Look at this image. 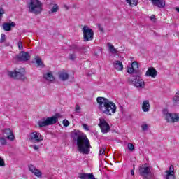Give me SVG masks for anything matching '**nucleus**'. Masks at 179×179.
I'll return each instance as SVG.
<instances>
[{
    "mask_svg": "<svg viewBox=\"0 0 179 179\" xmlns=\"http://www.w3.org/2000/svg\"><path fill=\"white\" fill-rule=\"evenodd\" d=\"M96 101L99 104L98 108L103 113V114H106V115H111L115 114L117 111V106L115 103H113L108 99L104 97H98Z\"/></svg>",
    "mask_w": 179,
    "mask_h": 179,
    "instance_id": "nucleus-1",
    "label": "nucleus"
},
{
    "mask_svg": "<svg viewBox=\"0 0 179 179\" xmlns=\"http://www.w3.org/2000/svg\"><path fill=\"white\" fill-rule=\"evenodd\" d=\"M77 146L79 152L84 155H87L90 152V141L85 134H79L77 136Z\"/></svg>",
    "mask_w": 179,
    "mask_h": 179,
    "instance_id": "nucleus-2",
    "label": "nucleus"
},
{
    "mask_svg": "<svg viewBox=\"0 0 179 179\" xmlns=\"http://www.w3.org/2000/svg\"><path fill=\"white\" fill-rule=\"evenodd\" d=\"M29 10L31 13H34V15H40L43 10V3H41V1L39 0H31Z\"/></svg>",
    "mask_w": 179,
    "mask_h": 179,
    "instance_id": "nucleus-3",
    "label": "nucleus"
},
{
    "mask_svg": "<svg viewBox=\"0 0 179 179\" xmlns=\"http://www.w3.org/2000/svg\"><path fill=\"white\" fill-rule=\"evenodd\" d=\"M128 82L130 85H134L137 89H145V81L139 76H131L128 78Z\"/></svg>",
    "mask_w": 179,
    "mask_h": 179,
    "instance_id": "nucleus-4",
    "label": "nucleus"
},
{
    "mask_svg": "<svg viewBox=\"0 0 179 179\" xmlns=\"http://www.w3.org/2000/svg\"><path fill=\"white\" fill-rule=\"evenodd\" d=\"M58 122V117L52 116L49 117H43L40 121H38V124L39 128H43V127H48V125H54Z\"/></svg>",
    "mask_w": 179,
    "mask_h": 179,
    "instance_id": "nucleus-5",
    "label": "nucleus"
},
{
    "mask_svg": "<svg viewBox=\"0 0 179 179\" xmlns=\"http://www.w3.org/2000/svg\"><path fill=\"white\" fill-rule=\"evenodd\" d=\"M26 70L24 68H21L20 69L14 70V71H8V76L9 78L12 79H20L21 80H24L26 79Z\"/></svg>",
    "mask_w": 179,
    "mask_h": 179,
    "instance_id": "nucleus-6",
    "label": "nucleus"
},
{
    "mask_svg": "<svg viewBox=\"0 0 179 179\" xmlns=\"http://www.w3.org/2000/svg\"><path fill=\"white\" fill-rule=\"evenodd\" d=\"M163 114L167 122L174 123V122H178L179 121V115L178 113H170L167 110H164Z\"/></svg>",
    "mask_w": 179,
    "mask_h": 179,
    "instance_id": "nucleus-7",
    "label": "nucleus"
},
{
    "mask_svg": "<svg viewBox=\"0 0 179 179\" xmlns=\"http://www.w3.org/2000/svg\"><path fill=\"white\" fill-rule=\"evenodd\" d=\"M150 170H152V166L148 164H144L139 167L138 172L141 177L148 178L150 176Z\"/></svg>",
    "mask_w": 179,
    "mask_h": 179,
    "instance_id": "nucleus-8",
    "label": "nucleus"
},
{
    "mask_svg": "<svg viewBox=\"0 0 179 179\" xmlns=\"http://www.w3.org/2000/svg\"><path fill=\"white\" fill-rule=\"evenodd\" d=\"M83 31L84 41H91V40H93V36H94V32H93V29H90V27L87 26H84Z\"/></svg>",
    "mask_w": 179,
    "mask_h": 179,
    "instance_id": "nucleus-9",
    "label": "nucleus"
},
{
    "mask_svg": "<svg viewBox=\"0 0 179 179\" xmlns=\"http://www.w3.org/2000/svg\"><path fill=\"white\" fill-rule=\"evenodd\" d=\"M29 139L30 142H32V143H38L44 140V137L41 135V134L37 131H34L30 134Z\"/></svg>",
    "mask_w": 179,
    "mask_h": 179,
    "instance_id": "nucleus-10",
    "label": "nucleus"
},
{
    "mask_svg": "<svg viewBox=\"0 0 179 179\" xmlns=\"http://www.w3.org/2000/svg\"><path fill=\"white\" fill-rule=\"evenodd\" d=\"M98 125L101 128V132H103V134H107V132H110V124H108L106 120L100 118L99 124Z\"/></svg>",
    "mask_w": 179,
    "mask_h": 179,
    "instance_id": "nucleus-11",
    "label": "nucleus"
},
{
    "mask_svg": "<svg viewBox=\"0 0 179 179\" xmlns=\"http://www.w3.org/2000/svg\"><path fill=\"white\" fill-rule=\"evenodd\" d=\"M14 61H29L30 59V55L27 52L22 51L18 55H16V57L13 59Z\"/></svg>",
    "mask_w": 179,
    "mask_h": 179,
    "instance_id": "nucleus-12",
    "label": "nucleus"
},
{
    "mask_svg": "<svg viewBox=\"0 0 179 179\" xmlns=\"http://www.w3.org/2000/svg\"><path fill=\"white\" fill-rule=\"evenodd\" d=\"M165 179H176V172L174 171V166L171 165L169 167V170L165 171Z\"/></svg>",
    "mask_w": 179,
    "mask_h": 179,
    "instance_id": "nucleus-13",
    "label": "nucleus"
},
{
    "mask_svg": "<svg viewBox=\"0 0 179 179\" xmlns=\"http://www.w3.org/2000/svg\"><path fill=\"white\" fill-rule=\"evenodd\" d=\"M16 23L15 22L10 21V22L3 23L2 27L4 31H11L12 27H15Z\"/></svg>",
    "mask_w": 179,
    "mask_h": 179,
    "instance_id": "nucleus-14",
    "label": "nucleus"
},
{
    "mask_svg": "<svg viewBox=\"0 0 179 179\" xmlns=\"http://www.w3.org/2000/svg\"><path fill=\"white\" fill-rule=\"evenodd\" d=\"M29 171H31V173H33V174H34V176H36V177H41L42 176V173L40 170H38L37 168H36L35 166H34L33 165H29Z\"/></svg>",
    "mask_w": 179,
    "mask_h": 179,
    "instance_id": "nucleus-15",
    "label": "nucleus"
},
{
    "mask_svg": "<svg viewBox=\"0 0 179 179\" xmlns=\"http://www.w3.org/2000/svg\"><path fill=\"white\" fill-rule=\"evenodd\" d=\"M3 134L4 136L8 138L10 141H13L15 139V136L13 135V132L10 129H5L3 131Z\"/></svg>",
    "mask_w": 179,
    "mask_h": 179,
    "instance_id": "nucleus-16",
    "label": "nucleus"
},
{
    "mask_svg": "<svg viewBox=\"0 0 179 179\" xmlns=\"http://www.w3.org/2000/svg\"><path fill=\"white\" fill-rule=\"evenodd\" d=\"M78 177L80 179H97L93 173H78Z\"/></svg>",
    "mask_w": 179,
    "mask_h": 179,
    "instance_id": "nucleus-17",
    "label": "nucleus"
},
{
    "mask_svg": "<svg viewBox=\"0 0 179 179\" xmlns=\"http://www.w3.org/2000/svg\"><path fill=\"white\" fill-rule=\"evenodd\" d=\"M152 5L157 6V8H164L166 6L165 0H151Z\"/></svg>",
    "mask_w": 179,
    "mask_h": 179,
    "instance_id": "nucleus-18",
    "label": "nucleus"
},
{
    "mask_svg": "<svg viewBox=\"0 0 179 179\" xmlns=\"http://www.w3.org/2000/svg\"><path fill=\"white\" fill-rule=\"evenodd\" d=\"M146 76H151V78H155V76H157V71H156L153 67L149 68L146 71Z\"/></svg>",
    "mask_w": 179,
    "mask_h": 179,
    "instance_id": "nucleus-19",
    "label": "nucleus"
},
{
    "mask_svg": "<svg viewBox=\"0 0 179 179\" xmlns=\"http://www.w3.org/2000/svg\"><path fill=\"white\" fill-rule=\"evenodd\" d=\"M142 110L144 113H148V111L150 110V103H149V100L143 101L142 103Z\"/></svg>",
    "mask_w": 179,
    "mask_h": 179,
    "instance_id": "nucleus-20",
    "label": "nucleus"
},
{
    "mask_svg": "<svg viewBox=\"0 0 179 179\" xmlns=\"http://www.w3.org/2000/svg\"><path fill=\"white\" fill-rule=\"evenodd\" d=\"M113 65H114L115 69H117V71H122V69H124V66L122 65V62L119 61V60H115L113 62Z\"/></svg>",
    "mask_w": 179,
    "mask_h": 179,
    "instance_id": "nucleus-21",
    "label": "nucleus"
},
{
    "mask_svg": "<svg viewBox=\"0 0 179 179\" xmlns=\"http://www.w3.org/2000/svg\"><path fill=\"white\" fill-rule=\"evenodd\" d=\"M43 78L44 79H45L46 80H48V82H54L55 80V78L54 76L52 75V72H48L45 74L43 75Z\"/></svg>",
    "mask_w": 179,
    "mask_h": 179,
    "instance_id": "nucleus-22",
    "label": "nucleus"
},
{
    "mask_svg": "<svg viewBox=\"0 0 179 179\" xmlns=\"http://www.w3.org/2000/svg\"><path fill=\"white\" fill-rule=\"evenodd\" d=\"M59 78L61 79V80L65 81L68 80V78H69V74H68L65 71H61L59 73Z\"/></svg>",
    "mask_w": 179,
    "mask_h": 179,
    "instance_id": "nucleus-23",
    "label": "nucleus"
},
{
    "mask_svg": "<svg viewBox=\"0 0 179 179\" xmlns=\"http://www.w3.org/2000/svg\"><path fill=\"white\" fill-rule=\"evenodd\" d=\"M50 6L52 7L50 11H49V13H56V12L59 10V7L57 4H50Z\"/></svg>",
    "mask_w": 179,
    "mask_h": 179,
    "instance_id": "nucleus-24",
    "label": "nucleus"
},
{
    "mask_svg": "<svg viewBox=\"0 0 179 179\" xmlns=\"http://www.w3.org/2000/svg\"><path fill=\"white\" fill-rule=\"evenodd\" d=\"M173 106H176L178 107L179 106V93L176 92L173 99Z\"/></svg>",
    "mask_w": 179,
    "mask_h": 179,
    "instance_id": "nucleus-25",
    "label": "nucleus"
},
{
    "mask_svg": "<svg viewBox=\"0 0 179 179\" xmlns=\"http://www.w3.org/2000/svg\"><path fill=\"white\" fill-rule=\"evenodd\" d=\"M108 47L109 48V51H110L112 54H117L118 52L117 49H115L111 43H108Z\"/></svg>",
    "mask_w": 179,
    "mask_h": 179,
    "instance_id": "nucleus-26",
    "label": "nucleus"
},
{
    "mask_svg": "<svg viewBox=\"0 0 179 179\" xmlns=\"http://www.w3.org/2000/svg\"><path fill=\"white\" fill-rule=\"evenodd\" d=\"M126 2L130 5V6H136L138 5V0H126Z\"/></svg>",
    "mask_w": 179,
    "mask_h": 179,
    "instance_id": "nucleus-27",
    "label": "nucleus"
},
{
    "mask_svg": "<svg viewBox=\"0 0 179 179\" xmlns=\"http://www.w3.org/2000/svg\"><path fill=\"white\" fill-rule=\"evenodd\" d=\"M131 67H133L134 70L136 72H138V70L139 69V66L138 65V62H133L131 64Z\"/></svg>",
    "mask_w": 179,
    "mask_h": 179,
    "instance_id": "nucleus-28",
    "label": "nucleus"
},
{
    "mask_svg": "<svg viewBox=\"0 0 179 179\" xmlns=\"http://www.w3.org/2000/svg\"><path fill=\"white\" fill-rule=\"evenodd\" d=\"M127 148H128L129 150H130L131 152H134V150H135V145H134V144H132L131 143H128Z\"/></svg>",
    "mask_w": 179,
    "mask_h": 179,
    "instance_id": "nucleus-29",
    "label": "nucleus"
},
{
    "mask_svg": "<svg viewBox=\"0 0 179 179\" xmlns=\"http://www.w3.org/2000/svg\"><path fill=\"white\" fill-rule=\"evenodd\" d=\"M36 62L38 66H44V64H43V61L40 58H37Z\"/></svg>",
    "mask_w": 179,
    "mask_h": 179,
    "instance_id": "nucleus-30",
    "label": "nucleus"
},
{
    "mask_svg": "<svg viewBox=\"0 0 179 179\" xmlns=\"http://www.w3.org/2000/svg\"><path fill=\"white\" fill-rule=\"evenodd\" d=\"M0 144H1L2 146H5V145H6V139L3 137H0Z\"/></svg>",
    "mask_w": 179,
    "mask_h": 179,
    "instance_id": "nucleus-31",
    "label": "nucleus"
},
{
    "mask_svg": "<svg viewBox=\"0 0 179 179\" xmlns=\"http://www.w3.org/2000/svg\"><path fill=\"white\" fill-rule=\"evenodd\" d=\"M73 48H75L77 51H83V50H85V47H79L78 45H74Z\"/></svg>",
    "mask_w": 179,
    "mask_h": 179,
    "instance_id": "nucleus-32",
    "label": "nucleus"
},
{
    "mask_svg": "<svg viewBox=\"0 0 179 179\" xmlns=\"http://www.w3.org/2000/svg\"><path fill=\"white\" fill-rule=\"evenodd\" d=\"M128 73H136V71L133 69V67H129L127 69Z\"/></svg>",
    "mask_w": 179,
    "mask_h": 179,
    "instance_id": "nucleus-33",
    "label": "nucleus"
},
{
    "mask_svg": "<svg viewBox=\"0 0 179 179\" xmlns=\"http://www.w3.org/2000/svg\"><path fill=\"white\" fill-rule=\"evenodd\" d=\"M31 148H33L34 150H38V149L41 148V145H31Z\"/></svg>",
    "mask_w": 179,
    "mask_h": 179,
    "instance_id": "nucleus-34",
    "label": "nucleus"
},
{
    "mask_svg": "<svg viewBox=\"0 0 179 179\" xmlns=\"http://www.w3.org/2000/svg\"><path fill=\"white\" fill-rule=\"evenodd\" d=\"M6 40V35L2 34L1 36V43H5Z\"/></svg>",
    "mask_w": 179,
    "mask_h": 179,
    "instance_id": "nucleus-35",
    "label": "nucleus"
},
{
    "mask_svg": "<svg viewBox=\"0 0 179 179\" xmlns=\"http://www.w3.org/2000/svg\"><path fill=\"white\" fill-rule=\"evenodd\" d=\"M141 128L143 129V131H148V128H149V125L144 124L141 125Z\"/></svg>",
    "mask_w": 179,
    "mask_h": 179,
    "instance_id": "nucleus-36",
    "label": "nucleus"
},
{
    "mask_svg": "<svg viewBox=\"0 0 179 179\" xmlns=\"http://www.w3.org/2000/svg\"><path fill=\"white\" fill-rule=\"evenodd\" d=\"M0 167H5V161L0 157Z\"/></svg>",
    "mask_w": 179,
    "mask_h": 179,
    "instance_id": "nucleus-37",
    "label": "nucleus"
},
{
    "mask_svg": "<svg viewBox=\"0 0 179 179\" xmlns=\"http://www.w3.org/2000/svg\"><path fill=\"white\" fill-rule=\"evenodd\" d=\"M69 59H71V61H73L74 59H76V54H71L69 55Z\"/></svg>",
    "mask_w": 179,
    "mask_h": 179,
    "instance_id": "nucleus-38",
    "label": "nucleus"
},
{
    "mask_svg": "<svg viewBox=\"0 0 179 179\" xmlns=\"http://www.w3.org/2000/svg\"><path fill=\"white\" fill-rule=\"evenodd\" d=\"M63 124H64V127H69V121H68V120H66V119L64 120Z\"/></svg>",
    "mask_w": 179,
    "mask_h": 179,
    "instance_id": "nucleus-39",
    "label": "nucleus"
},
{
    "mask_svg": "<svg viewBox=\"0 0 179 179\" xmlns=\"http://www.w3.org/2000/svg\"><path fill=\"white\" fill-rule=\"evenodd\" d=\"M82 125H83V128H84L85 131H90V128H89V126H87V124L83 123Z\"/></svg>",
    "mask_w": 179,
    "mask_h": 179,
    "instance_id": "nucleus-40",
    "label": "nucleus"
},
{
    "mask_svg": "<svg viewBox=\"0 0 179 179\" xmlns=\"http://www.w3.org/2000/svg\"><path fill=\"white\" fill-rule=\"evenodd\" d=\"M18 48L19 50H23V43H22V41L18 42Z\"/></svg>",
    "mask_w": 179,
    "mask_h": 179,
    "instance_id": "nucleus-41",
    "label": "nucleus"
},
{
    "mask_svg": "<svg viewBox=\"0 0 179 179\" xmlns=\"http://www.w3.org/2000/svg\"><path fill=\"white\" fill-rule=\"evenodd\" d=\"M106 150H105V148L104 147H103L102 148L100 149L99 150V155H104Z\"/></svg>",
    "mask_w": 179,
    "mask_h": 179,
    "instance_id": "nucleus-42",
    "label": "nucleus"
},
{
    "mask_svg": "<svg viewBox=\"0 0 179 179\" xmlns=\"http://www.w3.org/2000/svg\"><path fill=\"white\" fill-rule=\"evenodd\" d=\"M75 110H76V113H79V111L80 110V106H79V105H76V108H75Z\"/></svg>",
    "mask_w": 179,
    "mask_h": 179,
    "instance_id": "nucleus-43",
    "label": "nucleus"
},
{
    "mask_svg": "<svg viewBox=\"0 0 179 179\" xmlns=\"http://www.w3.org/2000/svg\"><path fill=\"white\" fill-rule=\"evenodd\" d=\"M5 13V11L3 10V9H2V8L0 7V19L2 17V15H3Z\"/></svg>",
    "mask_w": 179,
    "mask_h": 179,
    "instance_id": "nucleus-44",
    "label": "nucleus"
},
{
    "mask_svg": "<svg viewBox=\"0 0 179 179\" xmlns=\"http://www.w3.org/2000/svg\"><path fill=\"white\" fill-rule=\"evenodd\" d=\"M150 20H152V22H156V16H155V15H151L150 17Z\"/></svg>",
    "mask_w": 179,
    "mask_h": 179,
    "instance_id": "nucleus-45",
    "label": "nucleus"
},
{
    "mask_svg": "<svg viewBox=\"0 0 179 179\" xmlns=\"http://www.w3.org/2000/svg\"><path fill=\"white\" fill-rule=\"evenodd\" d=\"M99 30L101 31H104V29L103 28H101V27H100V24H99Z\"/></svg>",
    "mask_w": 179,
    "mask_h": 179,
    "instance_id": "nucleus-46",
    "label": "nucleus"
},
{
    "mask_svg": "<svg viewBox=\"0 0 179 179\" xmlns=\"http://www.w3.org/2000/svg\"><path fill=\"white\" fill-rule=\"evenodd\" d=\"M131 176H135V171H134V169L131 171Z\"/></svg>",
    "mask_w": 179,
    "mask_h": 179,
    "instance_id": "nucleus-47",
    "label": "nucleus"
},
{
    "mask_svg": "<svg viewBox=\"0 0 179 179\" xmlns=\"http://www.w3.org/2000/svg\"><path fill=\"white\" fill-rule=\"evenodd\" d=\"M176 10H177V12H178V13H179V8H176Z\"/></svg>",
    "mask_w": 179,
    "mask_h": 179,
    "instance_id": "nucleus-48",
    "label": "nucleus"
}]
</instances>
